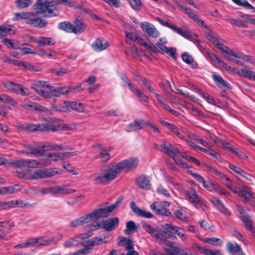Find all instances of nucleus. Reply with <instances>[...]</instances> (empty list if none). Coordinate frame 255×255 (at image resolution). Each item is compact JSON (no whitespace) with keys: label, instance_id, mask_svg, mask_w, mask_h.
Instances as JSON below:
<instances>
[{"label":"nucleus","instance_id":"1","mask_svg":"<svg viewBox=\"0 0 255 255\" xmlns=\"http://www.w3.org/2000/svg\"><path fill=\"white\" fill-rule=\"evenodd\" d=\"M120 173L116 162H114L105 166L99 172L91 175L89 178L96 184H105L117 178Z\"/></svg>","mask_w":255,"mask_h":255},{"label":"nucleus","instance_id":"2","mask_svg":"<svg viewBox=\"0 0 255 255\" xmlns=\"http://www.w3.org/2000/svg\"><path fill=\"white\" fill-rule=\"evenodd\" d=\"M48 123L38 124H28L24 127H19L21 129H26L29 131H52L55 132L61 130H71L74 129V125L59 124L57 120H51Z\"/></svg>","mask_w":255,"mask_h":255},{"label":"nucleus","instance_id":"3","mask_svg":"<svg viewBox=\"0 0 255 255\" xmlns=\"http://www.w3.org/2000/svg\"><path fill=\"white\" fill-rule=\"evenodd\" d=\"M155 146L158 150L173 158L175 163L181 168L184 169L189 168V166L186 162L183 161L177 157L178 154H181V151L170 143L164 141L161 144H156Z\"/></svg>","mask_w":255,"mask_h":255},{"label":"nucleus","instance_id":"4","mask_svg":"<svg viewBox=\"0 0 255 255\" xmlns=\"http://www.w3.org/2000/svg\"><path fill=\"white\" fill-rule=\"evenodd\" d=\"M57 4L58 2L54 0H37L34 9L37 14L44 13L47 16H52L58 14Z\"/></svg>","mask_w":255,"mask_h":255},{"label":"nucleus","instance_id":"5","mask_svg":"<svg viewBox=\"0 0 255 255\" xmlns=\"http://www.w3.org/2000/svg\"><path fill=\"white\" fill-rule=\"evenodd\" d=\"M58 174H60V172L56 168H48L44 170L38 169L34 171L27 169L24 173L19 175V176L26 179L36 180L50 177Z\"/></svg>","mask_w":255,"mask_h":255},{"label":"nucleus","instance_id":"6","mask_svg":"<svg viewBox=\"0 0 255 255\" xmlns=\"http://www.w3.org/2000/svg\"><path fill=\"white\" fill-rule=\"evenodd\" d=\"M33 191L36 195L40 194H52L56 195L59 193L62 194H71L74 193L76 191L75 189L67 188L66 185L58 186H51L41 189H34Z\"/></svg>","mask_w":255,"mask_h":255},{"label":"nucleus","instance_id":"7","mask_svg":"<svg viewBox=\"0 0 255 255\" xmlns=\"http://www.w3.org/2000/svg\"><path fill=\"white\" fill-rule=\"evenodd\" d=\"M141 224L144 230L154 238L158 243L161 245L166 244L168 245L171 244L170 243L167 242V236L161 233V229L159 227H152L144 221H142Z\"/></svg>","mask_w":255,"mask_h":255},{"label":"nucleus","instance_id":"8","mask_svg":"<svg viewBox=\"0 0 255 255\" xmlns=\"http://www.w3.org/2000/svg\"><path fill=\"white\" fill-rule=\"evenodd\" d=\"M70 93V88L69 87H52L50 91L42 90L40 96L45 99H52L55 97H59L61 95H67Z\"/></svg>","mask_w":255,"mask_h":255},{"label":"nucleus","instance_id":"9","mask_svg":"<svg viewBox=\"0 0 255 255\" xmlns=\"http://www.w3.org/2000/svg\"><path fill=\"white\" fill-rule=\"evenodd\" d=\"M121 172H128L135 169L138 164V159L136 157H130L120 162H116Z\"/></svg>","mask_w":255,"mask_h":255},{"label":"nucleus","instance_id":"10","mask_svg":"<svg viewBox=\"0 0 255 255\" xmlns=\"http://www.w3.org/2000/svg\"><path fill=\"white\" fill-rule=\"evenodd\" d=\"M2 84L4 87L14 93L23 96L29 95L28 89L20 84L10 81H3Z\"/></svg>","mask_w":255,"mask_h":255},{"label":"nucleus","instance_id":"11","mask_svg":"<svg viewBox=\"0 0 255 255\" xmlns=\"http://www.w3.org/2000/svg\"><path fill=\"white\" fill-rule=\"evenodd\" d=\"M120 202L121 201L120 200H118L114 204L105 208H101L93 210L92 213L94 220L102 218H107L109 216L112 212L117 208Z\"/></svg>","mask_w":255,"mask_h":255},{"label":"nucleus","instance_id":"12","mask_svg":"<svg viewBox=\"0 0 255 255\" xmlns=\"http://www.w3.org/2000/svg\"><path fill=\"white\" fill-rule=\"evenodd\" d=\"M122 79L125 82V86L128 87L137 97L144 102H149V98L147 96L142 92L136 85L131 82L126 77H123Z\"/></svg>","mask_w":255,"mask_h":255},{"label":"nucleus","instance_id":"13","mask_svg":"<svg viewBox=\"0 0 255 255\" xmlns=\"http://www.w3.org/2000/svg\"><path fill=\"white\" fill-rule=\"evenodd\" d=\"M170 205V203L168 201L155 202L150 205V208L156 214L168 217L171 213L166 208Z\"/></svg>","mask_w":255,"mask_h":255},{"label":"nucleus","instance_id":"14","mask_svg":"<svg viewBox=\"0 0 255 255\" xmlns=\"http://www.w3.org/2000/svg\"><path fill=\"white\" fill-rule=\"evenodd\" d=\"M158 21L163 26H166L172 30L175 33L181 35L186 39H190L191 37V32L186 28H181L174 24L169 23L168 21L158 18Z\"/></svg>","mask_w":255,"mask_h":255},{"label":"nucleus","instance_id":"15","mask_svg":"<svg viewBox=\"0 0 255 255\" xmlns=\"http://www.w3.org/2000/svg\"><path fill=\"white\" fill-rule=\"evenodd\" d=\"M88 234H81L75 236L67 240L63 243L65 248H70L76 247L80 244H84L85 240L89 237Z\"/></svg>","mask_w":255,"mask_h":255},{"label":"nucleus","instance_id":"16","mask_svg":"<svg viewBox=\"0 0 255 255\" xmlns=\"http://www.w3.org/2000/svg\"><path fill=\"white\" fill-rule=\"evenodd\" d=\"M186 197L190 202L197 208L199 209L206 205L205 201L197 195L194 189L186 193Z\"/></svg>","mask_w":255,"mask_h":255},{"label":"nucleus","instance_id":"17","mask_svg":"<svg viewBox=\"0 0 255 255\" xmlns=\"http://www.w3.org/2000/svg\"><path fill=\"white\" fill-rule=\"evenodd\" d=\"M30 247L39 246H48L55 241L54 237L50 238L48 236H42L38 238H30L28 239Z\"/></svg>","mask_w":255,"mask_h":255},{"label":"nucleus","instance_id":"18","mask_svg":"<svg viewBox=\"0 0 255 255\" xmlns=\"http://www.w3.org/2000/svg\"><path fill=\"white\" fill-rule=\"evenodd\" d=\"M240 197L242 198V201L249 204L252 207H255V195L253 192L250 190L247 186L242 188V191L240 192Z\"/></svg>","mask_w":255,"mask_h":255},{"label":"nucleus","instance_id":"19","mask_svg":"<svg viewBox=\"0 0 255 255\" xmlns=\"http://www.w3.org/2000/svg\"><path fill=\"white\" fill-rule=\"evenodd\" d=\"M24 149L18 151L19 154H23L27 156L33 155L35 156H41L43 155V152L36 145L27 144H24Z\"/></svg>","mask_w":255,"mask_h":255},{"label":"nucleus","instance_id":"20","mask_svg":"<svg viewBox=\"0 0 255 255\" xmlns=\"http://www.w3.org/2000/svg\"><path fill=\"white\" fill-rule=\"evenodd\" d=\"M224 55L225 57L228 58L231 61H235L236 58H240L241 52H235L233 50L230 49L228 46L224 45L223 43L222 46L218 48Z\"/></svg>","mask_w":255,"mask_h":255},{"label":"nucleus","instance_id":"21","mask_svg":"<svg viewBox=\"0 0 255 255\" xmlns=\"http://www.w3.org/2000/svg\"><path fill=\"white\" fill-rule=\"evenodd\" d=\"M140 26L148 36L153 38H156L159 36V31L153 24L145 21L140 23Z\"/></svg>","mask_w":255,"mask_h":255},{"label":"nucleus","instance_id":"22","mask_svg":"<svg viewBox=\"0 0 255 255\" xmlns=\"http://www.w3.org/2000/svg\"><path fill=\"white\" fill-rule=\"evenodd\" d=\"M136 185L138 187L143 190H149L151 187L150 179L148 176L141 175L135 180Z\"/></svg>","mask_w":255,"mask_h":255},{"label":"nucleus","instance_id":"23","mask_svg":"<svg viewBox=\"0 0 255 255\" xmlns=\"http://www.w3.org/2000/svg\"><path fill=\"white\" fill-rule=\"evenodd\" d=\"M93 220L94 218L91 212L72 221L70 222L69 226L71 227H76L88 223Z\"/></svg>","mask_w":255,"mask_h":255},{"label":"nucleus","instance_id":"24","mask_svg":"<svg viewBox=\"0 0 255 255\" xmlns=\"http://www.w3.org/2000/svg\"><path fill=\"white\" fill-rule=\"evenodd\" d=\"M207 29L205 32V37L209 40L210 42L212 43L213 45L217 48H219L220 46H222L223 43L216 35L215 32L210 28H206Z\"/></svg>","mask_w":255,"mask_h":255},{"label":"nucleus","instance_id":"25","mask_svg":"<svg viewBox=\"0 0 255 255\" xmlns=\"http://www.w3.org/2000/svg\"><path fill=\"white\" fill-rule=\"evenodd\" d=\"M119 220L117 217L111 218L103 220V228L107 231H111L118 227Z\"/></svg>","mask_w":255,"mask_h":255},{"label":"nucleus","instance_id":"26","mask_svg":"<svg viewBox=\"0 0 255 255\" xmlns=\"http://www.w3.org/2000/svg\"><path fill=\"white\" fill-rule=\"evenodd\" d=\"M210 201L222 213L226 216L230 215L229 211L225 207L224 204L218 198L213 197L210 199Z\"/></svg>","mask_w":255,"mask_h":255},{"label":"nucleus","instance_id":"27","mask_svg":"<svg viewBox=\"0 0 255 255\" xmlns=\"http://www.w3.org/2000/svg\"><path fill=\"white\" fill-rule=\"evenodd\" d=\"M41 156L44 161H49L50 163L51 161H57L64 160L62 152L47 153L45 154H43Z\"/></svg>","mask_w":255,"mask_h":255},{"label":"nucleus","instance_id":"28","mask_svg":"<svg viewBox=\"0 0 255 255\" xmlns=\"http://www.w3.org/2000/svg\"><path fill=\"white\" fill-rule=\"evenodd\" d=\"M226 249L230 254L234 255L237 253L239 255H246L244 253L241 247L238 244H232L230 242L227 243Z\"/></svg>","mask_w":255,"mask_h":255},{"label":"nucleus","instance_id":"29","mask_svg":"<svg viewBox=\"0 0 255 255\" xmlns=\"http://www.w3.org/2000/svg\"><path fill=\"white\" fill-rule=\"evenodd\" d=\"M31 88L40 95L41 91L44 90H38L37 88H46L48 90V91H50V88H51V86L47 82L35 80L32 81Z\"/></svg>","mask_w":255,"mask_h":255},{"label":"nucleus","instance_id":"30","mask_svg":"<svg viewBox=\"0 0 255 255\" xmlns=\"http://www.w3.org/2000/svg\"><path fill=\"white\" fill-rule=\"evenodd\" d=\"M50 165H51L50 162L44 161L42 159L40 161L27 159V167L42 168L49 166Z\"/></svg>","mask_w":255,"mask_h":255},{"label":"nucleus","instance_id":"31","mask_svg":"<svg viewBox=\"0 0 255 255\" xmlns=\"http://www.w3.org/2000/svg\"><path fill=\"white\" fill-rule=\"evenodd\" d=\"M109 46L108 41L100 38L96 39L92 44L93 49L97 52L102 51L106 49Z\"/></svg>","mask_w":255,"mask_h":255},{"label":"nucleus","instance_id":"32","mask_svg":"<svg viewBox=\"0 0 255 255\" xmlns=\"http://www.w3.org/2000/svg\"><path fill=\"white\" fill-rule=\"evenodd\" d=\"M205 166L208 170V171L213 174V177L216 179L222 180L224 181L225 182L228 179L229 177L225 174L219 171L214 167H212L211 165L207 164H205Z\"/></svg>","mask_w":255,"mask_h":255},{"label":"nucleus","instance_id":"33","mask_svg":"<svg viewBox=\"0 0 255 255\" xmlns=\"http://www.w3.org/2000/svg\"><path fill=\"white\" fill-rule=\"evenodd\" d=\"M145 122L146 121L143 120H135L128 126L126 130L128 132H132L141 129L145 126Z\"/></svg>","mask_w":255,"mask_h":255},{"label":"nucleus","instance_id":"34","mask_svg":"<svg viewBox=\"0 0 255 255\" xmlns=\"http://www.w3.org/2000/svg\"><path fill=\"white\" fill-rule=\"evenodd\" d=\"M27 24H30L34 27L38 28H42L45 26L47 24V22L38 17H32V16L28 19L25 20Z\"/></svg>","mask_w":255,"mask_h":255},{"label":"nucleus","instance_id":"35","mask_svg":"<svg viewBox=\"0 0 255 255\" xmlns=\"http://www.w3.org/2000/svg\"><path fill=\"white\" fill-rule=\"evenodd\" d=\"M112 149V147H111L100 149L97 157L100 158L102 162H107L110 159V155L109 153Z\"/></svg>","mask_w":255,"mask_h":255},{"label":"nucleus","instance_id":"36","mask_svg":"<svg viewBox=\"0 0 255 255\" xmlns=\"http://www.w3.org/2000/svg\"><path fill=\"white\" fill-rule=\"evenodd\" d=\"M177 227L171 225L169 224H163L160 228L161 233L167 236V239L172 234H175L177 232Z\"/></svg>","mask_w":255,"mask_h":255},{"label":"nucleus","instance_id":"37","mask_svg":"<svg viewBox=\"0 0 255 255\" xmlns=\"http://www.w3.org/2000/svg\"><path fill=\"white\" fill-rule=\"evenodd\" d=\"M86 25L81 20L76 18L73 24V33L79 34L83 33L86 29Z\"/></svg>","mask_w":255,"mask_h":255},{"label":"nucleus","instance_id":"38","mask_svg":"<svg viewBox=\"0 0 255 255\" xmlns=\"http://www.w3.org/2000/svg\"><path fill=\"white\" fill-rule=\"evenodd\" d=\"M236 73L240 76L255 81V72L251 70L247 66L244 67L241 71L238 70Z\"/></svg>","mask_w":255,"mask_h":255},{"label":"nucleus","instance_id":"39","mask_svg":"<svg viewBox=\"0 0 255 255\" xmlns=\"http://www.w3.org/2000/svg\"><path fill=\"white\" fill-rule=\"evenodd\" d=\"M15 30L12 25H6L0 26V38L7 34L12 35L15 33Z\"/></svg>","mask_w":255,"mask_h":255},{"label":"nucleus","instance_id":"40","mask_svg":"<svg viewBox=\"0 0 255 255\" xmlns=\"http://www.w3.org/2000/svg\"><path fill=\"white\" fill-rule=\"evenodd\" d=\"M69 110L71 109L79 113H87L83 104L77 101H69Z\"/></svg>","mask_w":255,"mask_h":255},{"label":"nucleus","instance_id":"41","mask_svg":"<svg viewBox=\"0 0 255 255\" xmlns=\"http://www.w3.org/2000/svg\"><path fill=\"white\" fill-rule=\"evenodd\" d=\"M167 243H170V242L167 241ZM171 244L168 245L169 248L166 249L167 253L169 255H185V253L181 248L176 247H172V243L170 242Z\"/></svg>","mask_w":255,"mask_h":255},{"label":"nucleus","instance_id":"42","mask_svg":"<svg viewBox=\"0 0 255 255\" xmlns=\"http://www.w3.org/2000/svg\"><path fill=\"white\" fill-rule=\"evenodd\" d=\"M36 43L38 47H43L46 45H53L55 44V42L51 37H40L39 39L36 41Z\"/></svg>","mask_w":255,"mask_h":255},{"label":"nucleus","instance_id":"43","mask_svg":"<svg viewBox=\"0 0 255 255\" xmlns=\"http://www.w3.org/2000/svg\"><path fill=\"white\" fill-rule=\"evenodd\" d=\"M52 109L58 112H67L69 111V101H64L62 104L53 105Z\"/></svg>","mask_w":255,"mask_h":255},{"label":"nucleus","instance_id":"44","mask_svg":"<svg viewBox=\"0 0 255 255\" xmlns=\"http://www.w3.org/2000/svg\"><path fill=\"white\" fill-rule=\"evenodd\" d=\"M2 42L9 48L15 49L20 48V44L18 41L4 38L2 40Z\"/></svg>","mask_w":255,"mask_h":255},{"label":"nucleus","instance_id":"45","mask_svg":"<svg viewBox=\"0 0 255 255\" xmlns=\"http://www.w3.org/2000/svg\"><path fill=\"white\" fill-rule=\"evenodd\" d=\"M212 78L219 87H228L229 84L218 75H212Z\"/></svg>","mask_w":255,"mask_h":255},{"label":"nucleus","instance_id":"46","mask_svg":"<svg viewBox=\"0 0 255 255\" xmlns=\"http://www.w3.org/2000/svg\"><path fill=\"white\" fill-rule=\"evenodd\" d=\"M0 102L7 103L14 107L17 104V102L15 101L12 97L5 94L0 95Z\"/></svg>","mask_w":255,"mask_h":255},{"label":"nucleus","instance_id":"47","mask_svg":"<svg viewBox=\"0 0 255 255\" xmlns=\"http://www.w3.org/2000/svg\"><path fill=\"white\" fill-rule=\"evenodd\" d=\"M59 28L67 32L73 33V24L68 21H63L59 23Z\"/></svg>","mask_w":255,"mask_h":255},{"label":"nucleus","instance_id":"48","mask_svg":"<svg viewBox=\"0 0 255 255\" xmlns=\"http://www.w3.org/2000/svg\"><path fill=\"white\" fill-rule=\"evenodd\" d=\"M241 220L244 223V225L251 233L254 232V227L253 226V222L247 216H242L241 217Z\"/></svg>","mask_w":255,"mask_h":255},{"label":"nucleus","instance_id":"49","mask_svg":"<svg viewBox=\"0 0 255 255\" xmlns=\"http://www.w3.org/2000/svg\"><path fill=\"white\" fill-rule=\"evenodd\" d=\"M136 226L134 222L132 221H128L126 224V229L125 230V233L129 235L136 230Z\"/></svg>","mask_w":255,"mask_h":255},{"label":"nucleus","instance_id":"50","mask_svg":"<svg viewBox=\"0 0 255 255\" xmlns=\"http://www.w3.org/2000/svg\"><path fill=\"white\" fill-rule=\"evenodd\" d=\"M16 204L17 202H15L14 200H11L7 202H0V210L15 208Z\"/></svg>","mask_w":255,"mask_h":255},{"label":"nucleus","instance_id":"51","mask_svg":"<svg viewBox=\"0 0 255 255\" xmlns=\"http://www.w3.org/2000/svg\"><path fill=\"white\" fill-rule=\"evenodd\" d=\"M225 184L229 189H230L235 193L237 194L240 196V192L242 191V189H240L236 186L233 185L230 178H228V179L225 182Z\"/></svg>","mask_w":255,"mask_h":255},{"label":"nucleus","instance_id":"52","mask_svg":"<svg viewBox=\"0 0 255 255\" xmlns=\"http://www.w3.org/2000/svg\"><path fill=\"white\" fill-rule=\"evenodd\" d=\"M188 16L192 18L195 22H196L199 26L207 28V26L205 24L204 21L201 20L194 12L192 11L188 15Z\"/></svg>","mask_w":255,"mask_h":255},{"label":"nucleus","instance_id":"53","mask_svg":"<svg viewBox=\"0 0 255 255\" xmlns=\"http://www.w3.org/2000/svg\"><path fill=\"white\" fill-rule=\"evenodd\" d=\"M188 16L192 18L195 22H196L199 26L207 28V26L205 24L204 21L201 20L194 12L192 11L188 15Z\"/></svg>","mask_w":255,"mask_h":255},{"label":"nucleus","instance_id":"54","mask_svg":"<svg viewBox=\"0 0 255 255\" xmlns=\"http://www.w3.org/2000/svg\"><path fill=\"white\" fill-rule=\"evenodd\" d=\"M4 194H10L18 192L20 190V187L18 185L12 186L3 187Z\"/></svg>","mask_w":255,"mask_h":255},{"label":"nucleus","instance_id":"55","mask_svg":"<svg viewBox=\"0 0 255 255\" xmlns=\"http://www.w3.org/2000/svg\"><path fill=\"white\" fill-rule=\"evenodd\" d=\"M236 4L243 6L248 9H254V7L250 4L247 0H232Z\"/></svg>","mask_w":255,"mask_h":255},{"label":"nucleus","instance_id":"56","mask_svg":"<svg viewBox=\"0 0 255 255\" xmlns=\"http://www.w3.org/2000/svg\"><path fill=\"white\" fill-rule=\"evenodd\" d=\"M168 128L181 139L185 140V136L182 135L181 132L179 130L178 128L174 125L171 124Z\"/></svg>","mask_w":255,"mask_h":255},{"label":"nucleus","instance_id":"57","mask_svg":"<svg viewBox=\"0 0 255 255\" xmlns=\"http://www.w3.org/2000/svg\"><path fill=\"white\" fill-rule=\"evenodd\" d=\"M227 21L231 24L236 25L238 26L243 27H247L248 25L243 21L236 19L233 18H229L227 19Z\"/></svg>","mask_w":255,"mask_h":255},{"label":"nucleus","instance_id":"58","mask_svg":"<svg viewBox=\"0 0 255 255\" xmlns=\"http://www.w3.org/2000/svg\"><path fill=\"white\" fill-rule=\"evenodd\" d=\"M27 159H21L12 161L11 164L12 166L22 168L27 167Z\"/></svg>","mask_w":255,"mask_h":255},{"label":"nucleus","instance_id":"59","mask_svg":"<svg viewBox=\"0 0 255 255\" xmlns=\"http://www.w3.org/2000/svg\"><path fill=\"white\" fill-rule=\"evenodd\" d=\"M33 0H16V5L19 8H23L29 6Z\"/></svg>","mask_w":255,"mask_h":255},{"label":"nucleus","instance_id":"60","mask_svg":"<svg viewBox=\"0 0 255 255\" xmlns=\"http://www.w3.org/2000/svg\"><path fill=\"white\" fill-rule=\"evenodd\" d=\"M31 16V13L29 12H17L15 13L14 19L18 20L20 19H25L26 20H28Z\"/></svg>","mask_w":255,"mask_h":255},{"label":"nucleus","instance_id":"61","mask_svg":"<svg viewBox=\"0 0 255 255\" xmlns=\"http://www.w3.org/2000/svg\"><path fill=\"white\" fill-rule=\"evenodd\" d=\"M156 190L158 194L162 195L163 196L166 198L171 197L170 194L168 192L167 189L161 185H159L158 186Z\"/></svg>","mask_w":255,"mask_h":255},{"label":"nucleus","instance_id":"62","mask_svg":"<svg viewBox=\"0 0 255 255\" xmlns=\"http://www.w3.org/2000/svg\"><path fill=\"white\" fill-rule=\"evenodd\" d=\"M106 116L112 117H122L124 115L123 113L118 110H111L105 113Z\"/></svg>","mask_w":255,"mask_h":255},{"label":"nucleus","instance_id":"63","mask_svg":"<svg viewBox=\"0 0 255 255\" xmlns=\"http://www.w3.org/2000/svg\"><path fill=\"white\" fill-rule=\"evenodd\" d=\"M240 59H241L244 61L253 65H255V59L254 57L251 56L246 55L242 52L241 54Z\"/></svg>","mask_w":255,"mask_h":255},{"label":"nucleus","instance_id":"64","mask_svg":"<svg viewBox=\"0 0 255 255\" xmlns=\"http://www.w3.org/2000/svg\"><path fill=\"white\" fill-rule=\"evenodd\" d=\"M204 254L206 255H224L222 251L218 249H208V250L204 251Z\"/></svg>","mask_w":255,"mask_h":255}]
</instances>
